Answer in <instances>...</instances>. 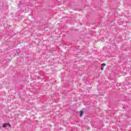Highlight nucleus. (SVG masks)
<instances>
[{
    "label": "nucleus",
    "instance_id": "nucleus-1",
    "mask_svg": "<svg viewBox=\"0 0 131 131\" xmlns=\"http://www.w3.org/2000/svg\"><path fill=\"white\" fill-rule=\"evenodd\" d=\"M105 66H106V64H105V63H102V64H101V70H104V67H105Z\"/></svg>",
    "mask_w": 131,
    "mask_h": 131
},
{
    "label": "nucleus",
    "instance_id": "nucleus-3",
    "mask_svg": "<svg viewBox=\"0 0 131 131\" xmlns=\"http://www.w3.org/2000/svg\"><path fill=\"white\" fill-rule=\"evenodd\" d=\"M8 125H9V123H5L3 125L2 127H7V126H8Z\"/></svg>",
    "mask_w": 131,
    "mask_h": 131
},
{
    "label": "nucleus",
    "instance_id": "nucleus-2",
    "mask_svg": "<svg viewBox=\"0 0 131 131\" xmlns=\"http://www.w3.org/2000/svg\"><path fill=\"white\" fill-rule=\"evenodd\" d=\"M83 115V111H80V117H81Z\"/></svg>",
    "mask_w": 131,
    "mask_h": 131
}]
</instances>
